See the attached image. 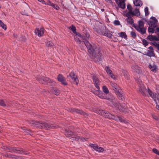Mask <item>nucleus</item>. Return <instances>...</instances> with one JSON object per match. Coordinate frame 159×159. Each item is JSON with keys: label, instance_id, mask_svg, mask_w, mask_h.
<instances>
[{"label": "nucleus", "instance_id": "nucleus-1", "mask_svg": "<svg viewBox=\"0 0 159 159\" xmlns=\"http://www.w3.org/2000/svg\"><path fill=\"white\" fill-rule=\"evenodd\" d=\"M69 29L71 30L73 33L76 34L74 39L79 47L82 48L85 45L90 54L98 61L102 60V54L101 52L100 47L98 44H92L89 43L88 41L85 40L81 34L79 33H76L75 27L73 25L71 27H70Z\"/></svg>", "mask_w": 159, "mask_h": 159}, {"label": "nucleus", "instance_id": "nucleus-2", "mask_svg": "<svg viewBox=\"0 0 159 159\" xmlns=\"http://www.w3.org/2000/svg\"><path fill=\"white\" fill-rule=\"evenodd\" d=\"M31 125L39 128L45 129H50L55 128L56 125L51 124H48L45 122H38L34 120H32L30 122Z\"/></svg>", "mask_w": 159, "mask_h": 159}, {"label": "nucleus", "instance_id": "nucleus-3", "mask_svg": "<svg viewBox=\"0 0 159 159\" xmlns=\"http://www.w3.org/2000/svg\"><path fill=\"white\" fill-rule=\"evenodd\" d=\"M98 113L105 118L112 119L117 121H120L121 122H124V119H122L121 116H116L115 115H112L105 110L101 109L99 110Z\"/></svg>", "mask_w": 159, "mask_h": 159}, {"label": "nucleus", "instance_id": "nucleus-4", "mask_svg": "<svg viewBox=\"0 0 159 159\" xmlns=\"http://www.w3.org/2000/svg\"><path fill=\"white\" fill-rule=\"evenodd\" d=\"M36 79L39 83L42 84L46 83L47 84H49L52 86L55 85V84L54 81L47 77H45L40 75H37L36 77Z\"/></svg>", "mask_w": 159, "mask_h": 159}, {"label": "nucleus", "instance_id": "nucleus-5", "mask_svg": "<svg viewBox=\"0 0 159 159\" xmlns=\"http://www.w3.org/2000/svg\"><path fill=\"white\" fill-rule=\"evenodd\" d=\"M8 152L11 153H16L22 154H26L25 151L23 148H19L9 146L8 148Z\"/></svg>", "mask_w": 159, "mask_h": 159}, {"label": "nucleus", "instance_id": "nucleus-6", "mask_svg": "<svg viewBox=\"0 0 159 159\" xmlns=\"http://www.w3.org/2000/svg\"><path fill=\"white\" fill-rule=\"evenodd\" d=\"M65 135L70 139H75L74 140L77 141L80 139V137L75 133L72 132L70 130L66 129L64 132Z\"/></svg>", "mask_w": 159, "mask_h": 159}, {"label": "nucleus", "instance_id": "nucleus-7", "mask_svg": "<svg viewBox=\"0 0 159 159\" xmlns=\"http://www.w3.org/2000/svg\"><path fill=\"white\" fill-rule=\"evenodd\" d=\"M98 33L100 34L107 36L109 38H111L112 36V32H110L107 29L105 25L104 28H102V30Z\"/></svg>", "mask_w": 159, "mask_h": 159}, {"label": "nucleus", "instance_id": "nucleus-8", "mask_svg": "<svg viewBox=\"0 0 159 159\" xmlns=\"http://www.w3.org/2000/svg\"><path fill=\"white\" fill-rule=\"evenodd\" d=\"M105 27V25L100 22L97 21L95 25H94L93 28L95 31L98 33L102 30V28Z\"/></svg>", "mask_w": 159, "mask_h": 159}, {"label": "nucleus", "instance_id": "nucleus-9", "mask_svg": "<svg viewBox=\"0 0 159 159\" xmlns=\"http://www.w3.org/2000/svg\"><path fill=\"white\" fill-rule=\"evenodd\" d=\"M70 78H71L76 84H78V80L77 78V76L73 72H70L69 75L67 76V79L68 80H69L70 81Z\"/></svg>", "mask_w": 159, "mask_h": 159}, {"label": "nucleus", "instance_id": "nucleus-10", "mask_svg": "<svg viewBox=\"0 0 159 159\" xmlns=\"http://www.w3.org/2000/svg\"><path fill=\"white\" fill-rule=\"evenodd\" d=\"M150 19L152 20L148 22V25L152 27H157V19L154 17H151Z\"/></svg>", "mask_w": 159, "mask_h": 159}, {"label": "nucleus", "instance_id": "nucleus-11", "mask_svg": "<svg viewBox=\"0 0 159 159\" xmlns=\"http://www.w3.org/2000/svg\"><path fill=\"white\" fill-rule=\"evenodd\" d=\"M139 90L143 95H144L147 89L142 81H139Z\"/></svg>", "mask_w": 159, "mask_h": 159}, {"label": "nucleus", "instance_id": "nucleus-12", "mask_svg": "<svg viewBox=\"0 0 159 159\" xmlns=\"http://www.w3.org/2000/svg\"><path fill=\"white\" fill-rule=\"evenodd\" d=\"M92 78L93 80V84L97 89H99L100 87L99 85L100 81L99 80L98 78L94 75L92 76Z\"/></svg>", "mask_w": 159, "mask_h": 159}, {"label": "nucleus", "instance_id": "nucleus-13", "mask_svg": "<svg viewBox=\"0 0 159 159\" xmlns=\"http://www.w3.org/2000/svg\"><path fill=\"white\" fill-rule=\"evenodd\" d=\"M118 109L120 111L124 113L128 112L129 110L128 109L125 103L120 104Z\"/></svg>", "mask_w": 159, "mask_h": 159}, {"label": "nucleus", "instance_id": "nucleus-14", "mask_svg": "<svg viewBox=\"0 0 159 159\" xmlns=\"http://www.w3.org/2000/svg\"><path fill=\"white\" fill-rule=\"evenodd\" d=\"M57 79L58 80L64 85H67V83L66 82L65 78L61 74H59L58 75Z\"/></svg>", "mask_w": 159, "mask_h": 159}, {"label": "nucleus", "instance_id": "nucleus-15", "mask_svg": "<svg viewBox=\"0 0 159 159\" xmlns=\"http://www.w3.org/2000/svg\"><path fill=\"white\" fill-rule=\"evenodd\" d=\"M147 92L148 93L150 96L154 99L155 102V100L157 101V99H158V95L157 93L152 92L149 88H148Z\"/></svg>", "mask_w": 159, "mask_h": 159}, {"label": "nucleus", "instance_id": "nucleus-16", "mask_svg": "<svg viewBox=\"0 0 159 159\" xmlns=\"http://www.w3.org/2000/svg\"><path fill=\"white\" fill-rule=\"evenodd\" d=\"M108 103L109 106L115 108L116 109H118L119 106V103L117 102V99L115 98L114 99V101L108 102Z\"/></svg>", "mask_w": 159, "mask_h": 159}, {"label": "nucleus", "instance_id": "nucleus-17", "mask_svg": "<svg viewBox=\"0 0 159 159\" xmlns=\"http://www.w3.org/2000/svg\"><path fill=\"white\" fill-rule=\"evenodd\" d=\"M81 35H83L85 40L87 41L85 38L86 37L89 38L90 37L89 30L87 28H84L82 30V34Z\"/></svg>", "mask_w": 159, "mask_h": 159}, {"label": "nucleus", "instance_id": "nucleus-18", "mask_svg": "<svg viewBox=\"0 0 159 159\" xmlns=\"http://www.w3.org/2000/svg\"><path fill=\"white\" fill-rule=\"evenodd\" d=\"M44 29L43 28H38L35 30L34 32L38 36L41 37L44 34Z\"/></svg>", "mask_w": 159, "mask_h": 159}, {"label": "nucleus", "instance_id": "nucleus-19", "mask_svg": "<svg viewBox=\"0 0 159 159\" xmlns=\"http://www.w3.org/2000/svg\"><path fill=\"white\" fill-rule=\"evenodd\" d=\"M90 146L91 148H93L95 151L98 152H103L104 150V149L103 148L99 147L96 144H91Z\"/></svg>", "mask_w": 159, "mask_h": 159}, {"label": "nucleus", "instance_id": "nucleus-20", "mask_svg": "<svg viewBox=\"0 0 159 159\" xmlns=\"http://www.w3.org/2000/svg\"><path fill=\"white\" fill-rule=\"evenodd\" d=\"M110 84L114 91L115 92L120 89V88L114 82H110Z\"/></svg>", "mask_w": 159, "mask_h": 159}, {"label": "nucleus", "instance_id": "nucleus-21", "mask_svg": "<svg viewBox=\"0 0 159 159\" xmlns=\"http://www.w3.org/2000/svg\"><path fill=\"white\" fill-rule=\"evenodd\" d=\"M132 70L133 72L137 73H139L140 72L139 67L136 65H134L132 66Z\"/></svg>", "mask_w": 159, "mask_h": 159}, {"label": "nucleus", "instance_id": "nucleus-22", "mask_svg": "<svg viewBox=\"0 0 159 159\" xmlns=\"http://www.w3.org/2000/svg\"><path fill=\"white\" fill-rule=\"evenodd\" d=\"M135 29L138 31L141 34H145L146 32V29L143 27H134Z\"/></svg>", "mask_w": 159, "mask_h": 159}, {"label": "nucleus", "instance_id": "nucleus-23", "mask_svg": "<svg viewBox=\"0 0 159 159\" xmlns=\"http://www.w3.org/2000/svg\"><path fill=\"white\" fill-rule=\"evenodd\" d=\"M118 1V2H116L118 4L119 7L122 9H124L125 7V4L124 1H120V0H119Z\"/></svg>", "mask_w": 159, "mask_h": 159}, {"label": "nucleus", "instance_id": "nucleus-24", "mask_svg": "<svg viewBox=\"0 0 159 159\" xmlns=\"http://www.w3.org/2000/svg\"><path fill=\"white\" fill-rule=\"evenodd\" d=\"M147 39L150 41H152L154 40L155 41H159V38L155 35H149L147 37Z\"/></svg>", "mask_w": 159, "mask_h": 159}, {"label": "nucleus", "instance_id": "nucleus-25", "mask_svg": "<svg viewBox=\"0 0 159 159\" xmlns=\"http://www.w3.org/2000/svg\"><path fill=\"white\" fill-rule=\"evenodd\" d=\"M121 90L120 89H119V90H117L115 92V93L117 96L118 98L120 99L121 100H123V98H124L123 96L122 95V94L121 93Z\"/></svg>", "mask_w": 159, "mask_h": 159}, {"label": "nucleus", "instance_id": "nucleus-26", "mask_svg": "<svg viewBox=\"0 0 159 159\" xmlns=\"http://www.w3.org/2000/svg\"><path fill=\"white\" fill-rule=\"evenodd\" d=\"M50 92L56 95H58L60 93L59 90L55 88H51L50 89Z\"/></svg>", "mask_w": 159, "mask_h": 159}, {"label": "nucleus", "instance_id": "nucleus-27", "mask_svg": "<svg viewBox=\"0 0 159 159\" xmlns=\"http://www.w3.org/2000/svg\"><path fill=\"white\" fill-rule=\"evenodd\" d=\"M126 20L128 24L131 25L133 26L134 27V20L131 17H127V18L126 19Z\"/></svg>", "mask_w": 159, "mask_h": 159}, {"label": "nucleus", "instance_id": "nucleus-28", "mask_svg": "<svg viewBox=\"0 0 159 159\" xmlns=\"http://www.w3.org/2000/svg\"><path fill=\"white\" fill-rule=\"evenodd\" d=\"M133 2L134 5L136 6L140 7L143 5L142 2L140 0H134Z\"/></svg>", "mask_w": 159, "mask_h": 159}, {"label": "nucleus", "instance_id": "nucleus-29", "mask_svg": "<svg viewBox=\"0 0 159 159\" xmlns=\"http://www.w3.org/2000/svg\"><path fill=\"white\" fill-rule=\"evenodd\" d=\"M119 36L122 38H124L126 39L127 38V35L126 33L124 32H122L118 33Z\"/></svg>", "mask_w": 159, "mask_h": 159}, {"label": "nucleus", "instance_id": "nucleus-30", "mask_svg": "<svg viewBox=\"0 0 159 159\" xmlns=\"http://www.w3.org/2000/svg\"><path fill=\"white\" fill-rule=\"evenodd\" d=\"M0 106L5 107L7 106V101L6 100H0Z\"/></svg>", "mask_w": 159, "mask_h": 159}, {"label": "nucleus", "instance_id": "nucleus-31", "mask_svg": "<svg viewBox=\"0 0 159 159\" xmlns=\"http://www.w3.org/2000/svg\"><path fill=\"white\" fill-rule=\"evenodd\" d=\"M148 67L149 68L151 69V70L153 72L155 71L156 69H157V66L154 64L153 65L149 64L148 66Z\"/></svg>", "mask_w": 159, "mask_h": 159}, {"label": "nucleus", "instance_id": "nucleus-32", "mask_svg": "<svg viewBox=\"0 0 159 159\" xmlns=\"http://www.w3.org/2000/svg\"><path fill=\"white\" fill-rule=\"evenodd\" d=\"M97 96L101 99H106L105 94L101 91H100Z\"/></svg>", "mask_w": 159, "mask_h": 159}, {"label": "nucleus", "instance_id": "nucleus-33", "mask_svg": "<svg viewBox=\"0 0 159 159\" xmlns=\"http://www.w3.org/2000/svg\"><path fill=\"white\" fill-rule=\"evenodd\" d=\"M71 110L73 112H75L78 114H83L84 112L82 110H79L78 109H76L75 108L71 109Z\"/></svg>", "mask_w": 159, "mask_h": 159}, {"label": "nucleus", "instance_id": "nucleus-34", "mask_svg": "<svg viewBox=\"0 0 159 159\" xmlns=\"http://www.w3.org/2000/svg\"><path fill=\"white\" fill-rule=\"evenodd\" d=\"M134 16V13L133 11H129L126 14V16L127 17H131V16Z\"/></svg>", "mask_w": 159, "mask_h": 159}, {"label": "nucleus", "instance_id": "nucleus-35", "mask_svg": "<svg viewBox=\"0 0 159 159\" xmlns=\"http://www.w3.org/2000/svg\"><path fill=\"white\" fill-rule=\"evenodd\" d=\"M145 55L150 57H154L155 56V54L153 52V51H150L149 50H148V52Z\"/></svg>", "mask_w": 159, "mask_h": 159}, {"label": "nucleus", "instance_id": "nucleus-36", "mask_svg": "<svg viewBox=\"0 0 159 159\" xmlns=\"http://www.w3.org/2000/svg\"><path fill=\"white\" fill-rule=\"evenodd\" d=\"M103 91L106 94H107L109 92L108 89L105 86H103L102 88Z\"/></svg>", "mask_w": 159, "mask_h": 159}, {"label": "nucleus", "instance_id": "nucleus-37", "mask_svg": "<svg viewBox=\"0 0 159 159\" xmlns=\"http://www.w3.org/2000/svg\"><path fill=\"white\" fill-rule=\"evenodd\" d=\"M1 27L4 30H6L7 29L6 25L1 20H0V27Z\"/></svg>", "mask_w": 159, "mask_h": 159}, {"label": "nucleus", "instance_id": "nucleus-38", "mask_svg": "<svg viewBox=\"0 0 159 159\" xmlns=\"http://www.w3.org/2000/svg\"><path fill=\"white\" fill-rule=\"evenodd\" d=\"M105 70L106 72H107V74L108 75L110 74L112 72L111 70L109 67L107 66H106L105 67Z\"/></svg>", "mask_w": 159, "mask_h": 159}, {"label": "nucleus", "instance_id": "nucleus-39", "mask_svg": "<svg viewBox=\"0 0 159 159\" xmlns=\"http://www.w3.org/2000/svg\"><path fill=\"white\" fill-rule=\"evenodd\" d=\"M134 12V16H139L140 15V11L137 8L135 9Z\"/></svg>", "mask_w": 159, "mask_h": 159}, {"label": "nucleus", "instance_id": "nucleus-40", "mask_svg": "<svg viewBox=\"0 0 159 159\" xmlns=\"http://www.w3.org/2000/svg\"><path fill=\"white\" fill-rule=\"evenodd\" d=\"M153 27H150V26L148 27V30L149 33H153L154 32L155 29Z\"/></svg>", "mask_w": 159, "mask_h": 159}, {"label": "nucleus", "instance_id": "nucleus-41", "mask_svg": "<svg viewBox=\"0 0 159 159\" xmlns=\"http://www.w3.org/2000/svg\"><path fill=\"white\" fill-rule=\"evenodd\" d=\"M138 23L139 25L138 26H136L135 27H144V23L143 21L140 20L139 21Z\"/></svg>", "mask_w": 159, "mask_h": 159}, {"label": "nucleus", "instance_id": "nucleus-42", "mask_svg": "<svg viewBox=\"0 0 159 159\" xmlns=\"http://www.w3.org/2000/svg\"><path fill=\"white\" fill-rule=\"evenodd\" d=\"M106 98H107V99L109 101L108 102H109L112 101H114L115 98L112 95H111L109 97L107 98L106 97Z\"/></svg>", "mask_w": 159, "mask_h": 159}, {"label": "nucleus", "instance_id": "nucleus-43", "mask_svg": "<svg viewBox=\"0 0 159 159\" xmlns=\"http://www.w3.org/2000/svg\"><path fill=\"white\" fill-rule=\"evenodd\" d=\"M46 45L48 47H52L53 45V43L51 41H47L46 42Z\"/></svg>", "mask_w": 159, "mask_h": 159}, {"label": "nucleus", "instance_id": "nucleus-44", "mask_svg": "<svg viewBox=\"0 0 159 159\" xmlns=\"http://www.w3.org/2000/svg\"><path fill=\"white\" fill-rule=\"evenodd\" d=\"M152 44L158 50H159V43H158L156 42H154L152 43Z\"/></svg>", "mask_w": 159, "mask_h": 159}, {"label": "nucleus", "instance_id": "nucleus-45", "mask_svg": "<svg viewBox=\"0 0 159 159\" xmlns=\"http://www.w3.org/2000/svg\"><path fill=\"white\" fill-rule=\"evenodd\" d=\"M124 76L125 78L127 80H129V79L130 77L129 75L128 74V73L126 72H125L124 73Z\"/></svg>", "mask_w": 159, "mask_h": 159}, {"label": "nucleus", "instance_id": "nucleus-46", "mask_svg": "<svg viewBox=\"0 0 159 159\" xmlns=\"http://www.w3.org/2000/svg\"><path fill=\"white\" fill-rule=\"evenodd\" d=\"M100 91V89H97V90H92V92L93 93L98 96L99 93V92Z\"/></svg>", "mask_w": 159, "mask_h": 159}, {"label": "nucleus", "instance_id": "nucleus-47", "mask_svg": "<svg viewBox=\"0 0 159 159\" xmlns=\"http://www.w3.org/2000/svg\"><path fill=\"white\" fill-rule=\"evenodd\" d=\"M142 41L143 43V44L145 46L148 45V43L146 39H143Z\"/></svg>", "mask_w": 159, "mask_h": 159}, {"label": "nucleus", "instance_id": "nucleus-48", "mask_svg": "<svg viewBox=\"0 0 159 159\" xmlns=\"http://www.w3.org/2000/svg\"><path fill=\"white\" fill-rule=\"evenodd\" d=\"M44 4L48 5L51 6H54V4L53 3H52L49 0L48 1L47 3L45 2V4Z\"/></svg>", "mask_w": 159, "mask_h": 159}, {"label": "nucleus", "instance_id": "nucleus-49", "mask_svg": "<svg viewBox=\"0 0 159 159\" xmlns=\"http://www.w3.org/2000/svg\"><path fill=\"white\" fill-rule=\"evenodd\" d=\"M144 11L146 16H148L149 14L148 10V7H146L144 9Z\"/></svg>", "mask_w": 159, "mask_h": 159}, {"label": "nucleus", "instance_id": "nucleus-50", "mask_svg": "<svg viewBox=\"0 0 159 159\" xmlns=\"http://www.w3.org/2000/svg\"><path fill=\"white\" fill-rule=\"evenodd\" d=\"M152 151L154 153L159 155V151L156 148H153Z\"/></svg>", "mask_w": 159, "mask_h": 159}, {"label": "nucleus", "instance_id": "nucleus-51", "mask_svg": "<svg viewBox=\"0 0 159 159\" xmlns=\"http://www.w3.org/2000/svg\"><path fill=\"white\" fill-rule=\"evenodd\" d=\"M130 34L132 38L135 39L136 37V33L134 32H131L130 33Z\"/></svg>", "mask_w": 159, "mask_h": 159}, {"label": "nucleus", "instance_id": "nucleus-52", "mask_svg": "<svg viewBox=\"0 0 159 159\" xmlns=\"http://www.w3.org/2000/svg\"><path fill=\"white\" fill-rule=\"evenodd\" d=\"M155 101H156L155 100ZM156 108L159 110V100L157 99V101H156Z\"/></svg>", "mask_w": 159, "mask_h": 159}, {"label": "nucleus", "instance_id": "nucleus-53", "mask_svg": "<svg viewBox=\"0 0 159 159\" xmlns=\"http://www.w3.org/2000/svg\"><path fill=\"white\" fill-rule=\"evenodd\" d=\"M127 8L129 11H132V7L131 5L129 4L127 5Z\"/></svg>", "mask_w": 159, "mask_h": 159}, {"label": "nucleus", "instance_id": "nucleus-54", "mask_svg": "<svg viewBox=\"0 0 159 159\" xmlns=\"http://www.w3.org/2000/svg\"><path fill=\"white\" fill-rule=\"evenodd\" d=\"M108 75L111 77V78L115 80L116 79V77H115V75L113 74L112 73H111L110 74Z\"/></svg>", "mask_w": 159, "mask_h": 159}, {"label": "nucleus", "instance_id": "nucleus-55", "mask_svg": "<svg viewBox=\"0 0 159 159\" xmlns=\"http://www.w3.org/2000/svg\"><path fill=\"white\" fill-rule=\"evenodd\" d=\"M114 24L116 25H120V22L118 20H115L114 21Z\"/></svg>", "mask_w": 159, "mask_h": 159}, {"label": "nucleus", "instance_id": "nucleus-56", "mask_svg": "<svg viewBox=\"0 0 159 159\" xmlns=\"http://www.w3.org/2000/svg\"><path fill=\"white\" fill-rule=\"evenodd\" d=\"M11 158H12L13 159H18L19 156H16V155L12 154V156Z\"/></svg>", "mask_w": 159, "mask_h": 159}, {"label": "nucleus", "instance_id": "nucleus-57", "mask_svg": "<svg viewBox=\"0 0 159 159\" xmlns=\"http://www.w3.org/2000/svg\"><path fill=\"white\" fill-rule=\"evenodd\" d=\"M152 117L153 119H155V120H157L158 119L157 116L156 115H152Z\"/></svg>", "mask_w": 159, "mask_h": 159}, {"label": "nucleus", "instance_id": "nucleus-58", "mask_svg": "<svg viewBox=\"0 0 159 159\" xmlns=\"http://www.w3.org/2000/svg\"><path fill=\"white\" fill-rule=\"evenodd\" d=\"M5 156L6 157H11V156H12V154H6L5 155Z\"/></svg>", "mask_w": 159, "mask_h": 159}, {"label": "nucleus", "instance_id": "nucleus-59", "mask_svg": "<svg viewBox=\"0 0 159 159\" xmlns=\"http://www.w3.org/2000/svg\"><path fill=\"white\" fill-rule=\"evenodd\" d=\"M80 140H81L83 142H84L86 141V139H85L83 137H80Z\"/></svg>", "mask_w": 159, "mask_h": 159}, {"label": "nucleus", "instance_id": "nucleus-60", "mask_svg": "<svg viewBox=\"0 0 159 159\" xmlns=\"http://www.w3.org/2000/svg\"><path fill=\"white\" fill-rule=\"evenodd\" d=\"M54 6H52L53 7H54V8H55L57 10L59 8V7L57 5H55L54 4Z\"/></svg>", "mask_w": 159, "mask_h": 159}, {"label": "nucleus", "instance_id": "nucleus-61", "mask_svg": "<svg viewBox=\"0 0 159 159\" xmlns=\"http://www.w3.org/2000/svg\"><path fill=\"white\" fill-rule=\"evenodd\" d=\"M9 146H3L2 148L4 150H8V148Z\"/></svg>", "mask_w": 159, "mask_h": 159}, {"label": "nucleus", "instance_id": "nucleus-62", "mask_svg": "<svg viewBox=\"0 0 159 159\" xmlns=\"http://www.w3.org/2000/svg\"><path fill=\"white\" fill-rule=\"evenodd\" d=\"M148 48L149 49H150L151 51H153V47H152V46H150L149 48Z\"/></svg>", "mask_w": 159, "mask_h": 159}, {"label": "nucleus", "instance_id": "nucleus-63", "mask_svg": "<svg viewBox=\"0 0 159 159\" xmlns=\"http://www.w3.org/2000/svg\"><path fill=\"white\" fill-rule=\"evenodd\" d=\"M156 30L157 31V32H159V28H157L156 29Z\"/></svg>", "mask_w": 159, "mask_h": 159}, {"label": "nucleus", "instance_id": "nucleus-64", "mask_svg": "<svg viewBox=\"0 0 159 159\" xmlns=\"http://www.w3.org/2000/svg\"><path fill=\"white\" fill-rule=\"evenodd\" d=\"M16 36H17V35L16 34H14L13 35V36L14 37H16Z\"/></svg>", "mask_w": 159, "mask_h": 159}]
</instances>
